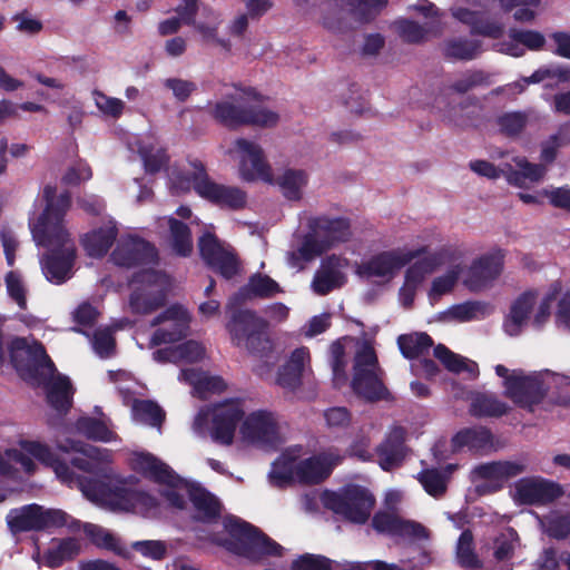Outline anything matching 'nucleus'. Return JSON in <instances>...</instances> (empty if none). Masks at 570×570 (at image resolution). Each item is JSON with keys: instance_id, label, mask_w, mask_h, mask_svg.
Returning <instances> with one entry per match:
<instances>
[{"instance_id": "nucleus-3", "label": "nucleus", "mask_w": 570, "mask_h": 570, "mask_svg": "<svg viewBox=\"0 0 570 570\" xmlns=\"http://www.w3.org/2000/svg\"><path fill=\"white\" fill-rule=\"evenodd\" d=\"M224 527L229 539L223 546L229 552L253 562H262L268 557H282L284 548L259 528L237 517H227Z\"/></svg>"}, {"instance_id": "nucleus-58", "label": "nucleus", "mask_w": 570, "mask_h": 570, "mask_svg": "<svg viewBox=\"0 0 570 570\" xmlns=\"http://www.w3.org/2000/svg\"><path fill=\"white\" fill-rule=\"evenodd\" d=\"M333 561L322 554L304 553L292 562V570H332Z\"/></svg>"}, {"instance_id": "nucleus-64", "label": "nucleus", "mask_w": 570, "mask_h": 570, "mask_svg": "<svg viewBox=\"0 0 570 570\" xmlns=\"http://www.w3.org/2000/svg\"><path fill=\"white\" fill-rule=\"evenodd\" d=\"M547 533L550 538L563 540L570 535V515L558 514L548 519Z\"/></svg>"}, {"instance_id": "nucleus-5", "label": "nucleus", "mask_w": 570, "mask_h": 570, "mask_svg": "<svg viewBox=\"0 0 570 570\" xmlns=\"http://www.w3.org/2000/svg\"><path fill=\"white\" fill-rule=\"evenodd\" d=\"M6 521L12 534L42 532L75 523V520L63 510L45 508L38 503L11 509Z\"/></svg>"}, {"instance_id": "nucleus-6", "label": "nucleus", "mask_w": 570, "mask_h": 570, "mask_svg": "<svg viewBox=\"0 0 570 570\" xmlns=\"http://www.w3.org/2000/svg\"><path fill=\"white\" fill-rule=\"evenodd\" d=\"M323 504L351 523L364 524L371 517L375 498L362 485L347 484L338 491H325Z\"/></svg>"}, {"instance_id": "nucleus-26", "label": "nucleus", "mask_w": 570, "mask_h": 570, "mask_svg": "<svg viewBox=\"0 0 570 570\" xmlns=\"http://www.w3.org/2000/svg\"><path fill=\"white\" fill-rule=\"evenodd\" d=\"M187 492L194 508L191 514L194 521L205 524H214L219 521L223 505L213 493L198 483L188 484Z\"/></svg>"}, {"instance_id": "nucleus-42", "label": "nucleus", "mask_w": 570, "mask_h": 570, "mask_svg": "<svg viewBox=\"0 0 570 570\" xmlns=\"http://www.w3.org/2000/svg\"><path fill=\"white\" fill-rule=\"evenodd\" d=\"M80 551L79 543L73 538L61 539L56 547L49 548L43 553L45 564L49 568H58L66 561L75 559Z\"/></svg>"}, {"instance_id": "nucleus-23", "label": "nucleus", "mask_w": 570, "mask_h": 570, "mask_svg": "<svg viewBox=\"0 0 570 570\" xmlns=\"http://www.w3.org/2000/svg\"><path fill=\"white\" fill-rule=\"evenodd\" d=\"M384 371L353 373L351 387L356 396L368 403L392 401L393 395L384 384Z\"/></svg>"}, {"instance_id": "nucleus-13", "label": "nucleus", "mask_w": 570, "mask_h": 570, "mask_svg": "<svg viewBox=\"0 0 570 570\" xmlns=\"http://www.w3.org/2000/svg\"><path fill=\"white\" fill-rule=\"evenodd\" d=\"M505 250L494 247L473 259L465 271V288L481 292L491 288L504 269Z\"/></svg>"}, {"instance_id": "nucleus-37", "label": "nucleus", "mask_w": 570, "mask_h": 570, "mask_svg": "<svg viewBox=\"0 0 570 570\" xmlns=\"http://www.w3.org/2000/svg\"><path fill=\"white\" fill-rule=\"evenodd\" d=\"M72 385L67 376H57L47 386V402L59 414H67L72 405Z\"/></svg>"}, {"instance_id": "nucleus-39", "label": "nucleus", "mask_w": 570, "mask_h": 570, "mask_svg": "<svg viewBox=\"0 0 570 570\" xmlns=\"http://www.w3.org/2000/svg\"><path fill=\"white\" fill-rule=\"evenodd\" d=\"M433 344V338L425 332L402 334L397 337L400 352L407 360H414L429 353Z\"/></svg>"}, {"instance_id": "nucleus-30", "label": "nucleus", "mask_w": 570, "mask_h": 570, "mask_svg": "<svg viewBox=\"0 0 570 570\" xmlns=\"http://www.w3.org/2000/svg\"><path fill=\"white\" fill-rule=\"evenodd\" d=\"M117 236L118 228L110 224L86 233L81 237L80 244L89 257L102 258L114 245Z\"/></svg>"}, {"instance_id": "nucleus-7", "label": "nucleus", "mask_w": 570, "mask_h": 570, "mask_svg": "<svg viewBox=\"0 0 570 570\" xmlns=\"http://www.w3.org/2000/svg\"><path fill=\"white\" fill-rule=\"evenodd\" d=\"M35 237L38 243L49 252L41 258V268L48 282L61 285L71 276V271L76 262L77 250L75 243L66 229V237L59 240H52L43 232H36Z\"/></svg>"}, {"instance_id": "nucleus-15", "label": "nucleus", "mask_w": 570, "mask_h": 570, "mask_svg": "<svg viewBox=\"0 0 570 570\" xmlns=\"http://www.w3.org/2000/svg\"><path fill=\"white\" fill-rule=\"evenodd\" d=\"M43 198L46 208L38 219L36 232H43L57 242L66 237L63 218L70 207L71 197L68 193H63L56 198V187L47 185L43 188Z\"/></svg>"}, {"instance_id": "nucleus-18", "label": "nucleus", "mask_w": 570, "mask_h": 570, "mask_svg": "<svg viewBox=\"0 0 570 570\" xmlns=\"http://www.w3.org/2000/svg\"><path fill=\"white\" fill-rule=\"evenodd\" d=\"M244 417L242 403L228 401L214 409L212 417V439L223 445H230L234 442L235 431Z\"/></svg>"}, {"instance_id": "nucleus-48", "label": "nucleus", "mask_w": 570, "mask_h": 570, "mask_svg": "<svg viewBox=\"0 0 570 570\" xmlns=\"http://www.w3.org/2000/svg\"><path fill=\"white\" fill-rule=\"evenodd\" d=\"M325 243L326 242H323L315 232L309 229L308 233L303 237L297 253H291V258L292 261L301 258L304 262H311L330 249Z\"/></svg>"}, {"instance_id": "nucleus-9", "label": "nucleus", "mask_w": 570, "mask_h": 570, "mask_svg": "<svg viewBox=\"0 0 570 570\" xmlns=\"http://www.w3.org/2000/svg\"><path fill=\"white\" fill-rule=\"evenodd\" d=\"M198 9V0H180L174 10L185 24L194 27L205 45L219 48L224 53H229L232 51V42L219 37L218 33L222 24L220 14L208 7H204L200 20H196Z\"/></svg>"}, {"instance_id": "nucleus-12", "label": "nucleus", "mask_w": 570, "mask_h": 570, "mask_svg": "<svg viewBox=\"0 0 570 570\" xmlns=\"http://www.w3.org/2000/svg\"><path fill=\"white\" fill-rule=\"evenodd\" d=\"M425 253L426 247L411 250L402 248L383 250L357 264L355 273L365 279L377 277L391 281L404 266Z\"/></svg>"}, {"instance_id": "nucleus-8", "label": "nucleus", "mask_w": 570, "mask_h": 570, "mask_svg": "<svg viewBox=\"0 0 570 570\" xmlns=\"http://www.w3.org/2000/svg\"><path fill=\"white\" fill-rule=\"evenodd\" d=\"M194 173L191 181L194 190L210 204L233 212L242 210L247 205V193L238 186L214 181L207 174L205 165L195 159L190 161Z\"/></svg>"}, {"instance_id": "nucleus-54", "label": "nucleus", "mask_w": 570, "mask_h": 570, "mask_svg": "<svg viewBox=\"0 0 570 570\" xmlns=\"http://www.w3.org/2000/svg\"><path fill=\"white\" fill-rule=\"evenodd\" d=\"M404 521L394 513L377 511L372 518V527L379 533L400 537Z\"/></svg>"}, {"instance_id": "nucleus-14", "label": "nucleus", "mask_w": 570, "mask_h": 570, "mask_svg": "<svg viewBox=\"0 0 570 570\" xmlns=\"http://www.w3.org/2000/svg\"><path fill=\"white\" fill-rule=\"evenodd\" d=\"M198 249L205 264L225 279H232L239 273L236 253L226 248L214 233L206 232L199 237Z\"/></svg>"}, {"instance_id": "nucleus-60", "label": "nucleus", "mask_w": 570, "mask_h": 570, "mask_svg": "<svg viewBox=\"0 0 570 570\" xmlns=\"http://www.w3.org/2000/svg\"><path fill=\"white\" fill-rule=\"evenodd\" d=\"M433 355L449 372L459 374L463 371V356L453 353L444 344L434 346Z\"/></svg>"}, {"instance_id": "nucleus-52", "label": "nucleus", "mask_w": 570, "mask_h": 570, "mask_svg": "<svg viewBox=\"0 0 570 570\" xmlns=\"http://www.w3.org/2000/svg\"><path fill=\"white\" fill-rule=\"evenodd\" d=\"M155 145H139V154L141 156L145 171L156 174L168 165L169 157L165 148H154Z\"/></svg>"}, {"instance_id": "nucleus-10", "label": "nucleus", "mask_w": 570, "mask_h": 570, "mask_svg": "<svg viewBox=\"0 0 570 570\" xmlns=\"http://www.w3.org/2000/svg\"><path fill=\"white\" fill-rule=\"evenodd\" d=\"M8 352L10 363L24 379H38L40 370H47L49 374L56 372L55 363L38 341L29 344L26 337L17 336L9 343Z\"/></svg>"}, {"instance_id": "nucleus-59", "label": "nucleus", "mask_w": 570, "mask_h": 570, "mask_svg": "<svg viewBox=\"0 0 570 570\" xmlns=\"http://www.w3.org/2000/svg\"><path fill=\"white\" fill-rule=\"evenodd\" d=\"M265 326L266 324L263 322L244 338L243 345L249 353L264 355L271 348V341L265 334Z\"/></svg>"}, {"instance_id": "nucleus-55", "label": "nucleus", "mask_w": 570, "mask_h": 570, "mask_svg": "<svg viewBox=\"0 0 570 570\" xmlns=\"http://www.w3.org/2000/svg\"><path fill=\"white\" fill-rule=\"evenodd\" d=\"M128 548L130 549L131 554L132 552H137L144 558L153 561H161L167 556V546L160 540L135 541Z\"/></svg>"}, {"instance_id": "nucleus-1", "label": "nucleus", "mask_w": 570, "mask_h": 570, "mask_svg": "<svg viewBox=\"0 0 570 570\" xmlns=\"http://www.w3.org/2000/svg\"><path fill=\"white\" fill-rule=\"evenodd\" d=\"M263 101L264 97L254 88L236 87L233 94L215 104L213 116L228 127L243 125L274 127L279 121V114Z\"/></svg>"}, {"instance_id": "nucleus-49", "label": "nucleus", "mask_w": 570, "mask_h": 570, "mask_svg": "<svg viewBox=\"0 0 570 570\" xmlns=\"http://www.w3.org/2000/svg\"><path fill=\"white\" fill-rule=\"evenodd\" d=\"M132 413L135 419L151 426H159L165 420L164 410L151 400H135Z\"/></svg>"}, {"instance_id": "nucleus-31", "label": "nucleus", "mask_w": 570, "mask_h": 570, "mask_svg": "<svg viewBox=\"0 0 570 570\" xmlns=\"http://www.w3.org/2000/svg\"><path fill=\"white\" fill-rule=\"evenodd\" d=\"M264 321L255 312L243 308H230L226 330L236 346H242L244 338Z\"/></svg>"}, {"instance_id": "nucleus-51", "label": "nucleus", "mask_w": 570, "mask_h": 570, "mask_svg": "<svg viewBox=\"0 0 570 570\" xmlns=\"http://www.w3.org/2000/svg\"><path fill=\"white\" fill-rule=\"evenodd\" d=\"M465 448L475 453H489L493 450V435L488 428L465 429Z\"/></svg>"}, {"instance_id": "nucleus-21", "label": "nucleus", "mask_w": 570, "mask_h": 570, "mask_svg": "<svg viewBox=\"0 0 570 570\" xmlns=\"http://www.w3.org/2000/svg\"><path fill=\"white\" fill-rule=\"evenodd\" d=\"M240 155L239 175L245 181L262 180L274 183L272 167L267 161L261 145H237Z\"/></svg>"}, {"instance_id": "nucleus-43", "label": "nucleus", "mask_w": 570, "mask_h": 570, "mask_svg": "<svg viewBox=\"0 0 570 570\" xmlns=\"http://www.w3.org/2000/svg\"><path fill=\"white\" fill-rule=\"evenodd\" d=\"M168 225L173 250L178 256L188 257L193 252L191 230L189 226L174 217L169 218Z\"/></svg>"}, {"instance_id": "nucleus-22", "label": "nucleus", "mask_w": 570, "mask_h": 570, "mask_svg": "<svg viewBox=\"0 0 570 570\" xmlns=\"http://www.w3.org/2000/svg\"><path fill=\"white\" fill-rule=\"evenodd\" d=\"M515 493L523 504H547L559 499L563 491L556 482L523 478L515 483Z\"/></svg>"}, {"instance_id": "nucleus-40", "label": "nucleus", "mask_w": 570, "mask_h": 570, "mask_svg": "<svg viewBox=\"0 0 570 570\" xmlns=\"http://www.w3.org/2000/svg\"><path fill=\"white\" fill-rule=\"evenodd\" d=\"M444 263L441 253L429 254L410 265L404 274V282L420 286L425 277L436 271Z\"/></svg>"}, {"instance_id": "nucleus-29", "label": "nucleus", "mask_w": 570, "mask_h": 570, "mask_svg": "<svg viewBox=\"0 0 570 570\" xmlns=\"http://www.w3.org/2000/svg\"><path fill=\"white\" fill-rule=\"evenodd\" d=\"M515 167L504 163L503 170L507 181L515 187L523 188L528 183H538L546 175V167L541 164L530 163L525 157H515Z\"/></svg>"}, {"instance_id": "nucleus-16", "label": "nucleus", "mask_w": 570, "mask_h": 570, "mask_svg": "<svg viewBox=\"0 0 570 570\" xmlns=\"http://www.w3.org/2000/svg\"><path fill=\"white\" fill-rule=\"evenodd\" d=\"M110 257L115 265L126 268L154 265L159 258L156 246L136 235L121 237Z\"/></svg>"}, {"instance_id": "nucleus-27", "label": "nucleus", "mask_w": 570, "mask_h": 570, "mask_svg": "<svg viewBox=\"0 0 570 570\" xmlns=\"http://www.w3.org/2000/svg\"><path fill=\"white\" fill-rule=\"evenodd\" d=\"M132 470L144 478L159 484L176 487L180 478L164 462L151 453H137L131 462Z\"/></svg>"}, {"instance_id": "nucleus-41", "label": "nucleus", "mask_w": 570, "mask_h": 570, "mask_svg": "<svg viewBox=\"0 0 570 570\" xmlns=\"http://www.w3.org/2000/svg\"><path fill=\"white\" fill-rule=\"evenodd\" d=\"M509 406L493 394L479 393L472 400L470 413L476 417H500L507 414Z\"/></svg>"}, {"instance_id": "nucleus-47", "label": "nucleus", "mask_w": 570, "mask_h": 570, "mask_svg": "<svg viewBox=\"0 0 570 570\" xmlns=\"http://www.w3.org/2000/svg\"><path fill=\"white\" fill-rule=\"evenodd\" d=\"M307 183V177L302 169H287L278 179L283 195L288 200H299L302 197V187Z\"/></svg>"}, {"instance_id": "nucleus-35", "label": "nucleus", "mask_w": 570, "mask_h": 570, "mask_svg": "<svg viewBox=\"0 0 570 570\" xmlns=\"http://www.w3.org/2000/svg\"><path fill=\"white\" fill-rule=\"evenodd\" d=\"M535 304V294L531 291L519 295L510 307V314L504 323L509 335H518L521 326L527 322Z\"/></svg>"}, {"instance_id": "nucleus-32", "label": "nucleus", "mask_w": 570, "mask_h": 570, "mask_svg": "<svg viewBox=\"0 0 570 570\" xmlns=\"http://www.w3.org/2000/svg\"><path fill=\"white\" fill-rule=\"evenodd\" d=\"M524 471L525 465L522 463L511 461H493L475 466L472 472V479H487L494 483H502V487H504L507 481L520 475Z\"/></svg>"}, {"instance_id": "nucleus-53", "label": "nucleus", "mask_w": 570, "mask_h": 570, "mask_svg": "<svg viewBox=\"0 0 570 570\" xmlns=\"http://www.w3.org/2000/svg\"><path fill=\"white\" fill-rule=\"evenodd\" d=\"M465 24L470 26V32L473 36H484L497 39L503 33V27L500 23L484 18H475L473 13L466 10Z\"/></svg>"}, {"instance_id": "nucleus-11", "label": "nucleus", "mask_w": 570, "mask_h": 570, "mask_svg": "<svg viewBox=\"0 0 570 570\" xmlns=\"http://www.w3.org/2000/svg\"><path fill=\"white\" fill-rule=\"evenodd\" d=\"M20 445L23 451H27L41 464L51 468L58 479H60L62 482L72 483L73 481H78L81 489V482L88 480L89 478H79L73 472L72 468L83 472H92L95 466L92 462L83 456L75 455L70 458H61L55 453L47 444H43L39 441H22Z\"/></svg>"}, {"instance_id": "nucleus-46", "label": "nucleus", "mask_w": 570, "mask_h": 570, "mask_svg": "<svg viewBox=\"0 0 570 570\" xmlns=\"http://www.w3.org/2000/svg\"><path fill=\"white\" fill-rule=\"evenodd\" d=\"M91 98L99 111V115L105 119L118 120L126 110L125 101L119 98L108 96L101 90H92Z\"/></svg>"}, {"instance_id": "nucleus-4", "label": "nucleus", "mask_w": 570, "mask_h": 570, "mask_svg": "<svg viewBox=\"0 0 570 570\" xmlns=\"http://www.w3.org/2000/svg\"><path fill=\"white\" fill-rule=\"evenodd\" d=\"M130 283L135 285L129 296V306L134 314H150L165 305L170 286L169 276L165 272L140 269L132 274Z\"/></svg>"}, {"instance_id": "nucleus-33", "label": "nucleus", "mask_w": 570, "mask_h": 570, "mask_svg": "<svg viewBox=\"0 0 570 570\" xmlns=\"http://www.w3.org/2000/svg\"><path fill=\"white\" fill-rule=\"evenodd\" d=\"M295 476L304 484H320L332 473V465L327 459L322 455H312L301 460L294 466Z\"/></svg>"}, {"instance_id": "nucleus-34", "label": "nucleus", "mask_w": 570, "mask_h": 570, "mask_svg": "<svg viewBox=\"0 0 570 570\" xmlns=\"http://www.w3.org/2000/svg\"><path fill=\"white\" fill-rule=\"evenodd\" d=\"M309 360V351L302 346L295 348L287 362L278 370L277 383L282 387L295 390L302 383L305 362Z\"/></svg>"}, {"instance_id": "nucleus-17", "label": "nucleus", "mask_w": 570, "mask_h": 570, "mask_svg": "<svg viewBox=\"0 0 570 570\" xmlns=\"http://www.w3.org/2000/svg\"><path fill=\"white\" fill-rule=\"evenodd\" d=\"M505 396L520 407L530 409L540 404L547 394L543 381L538 376L512 372L508 382H503Z\"/></svg>"}, {"instance_id": "nucleus-56", "label": "nucleus", "mask_w": 570, "mask_h": 570, "mask_svg": "<svg viewBox=\"0 0 570 570\" xmlns=\"http://www.w3.org/2000/svg\"><path fill=\"white\" fill-rule=\"evenodd\" d=\"M529 121V114L525 111L507 112L499 118L501 130L508 137H514L520 134Z\"/></svg>"}, {"instance_id": "nucleus-61", "label": "nucleus", "mask_w": 570, "mask_h": 570, "mask_svg": "<svg viewBox=\"0 0 570 570\" xmlns=\"http://www.w3.org/2000/svg\"><path fill=\"white\" fill-rule=\"evenodd\" d=\"M8 295L21 309L27 308L26 287L16 272H9L4 278Z\"/></svg>"}, {"instance_id": "nucleus-28", "label": "nucleus", "mask_w": 570, "mask_h": 570, "mask_svg": "<svg viewBox=\"0 0 570 570\" xmlns=\"http://www.w3.org/2000/svg\"><path fill=\"white\" fill-rule=\"evenodd\" d=\"M397 37L405 43L420 45L426 42L431 37H439L442 33L441 24L438 21H428L424 24L400 18L392 23Z\"/></svg>"}, {"instance_id": "nucleus-38", "label": "nucleus", "mask_w": 570, "mask_h": 570, "mask_svg": "<svg viewBox=\"0 0 570 570\" xmlns=\"http://www.w3.org/2000/svg\"><path fill=\"white\" fill-rule=\"evenodd\" d=\"M456 468L458 465L448 464L444 472H441L435 468L423 469L417 473L416 480L429 495L440 499L446 492L449 474H451Z\"/></svg>"}, {"instance_id": "nucleus-20", "label": "nucleus", "mask_w": 570, "mask_h": 570, "mask_svg": "<svg viewBox=\"0 0 570 570\" xmlns=\"http://www.w3.org/2000/svg\"><path fill=\"white\" fill-rule=\"evenodd\" d=\"M165 321H171L167 327L157 328L151 338V346H159L167 343H176L187 336L189 328L186 311L178 305H173L157 315L151 321V326H157Z\"/></svg>"}, {"instance_id": "nucleus-62", "label": "nucleus", "mask_w": 570, "mask_h": 570, "mask_svg": "<svg viewBox=\"0 0 570 570\" xmlns=\"http://www.w3.org/2000/svg\"><path fill=\"white\" fill-rule=\"evenodd\" d=\"M509 37L515 42L528 47L530 50H539L546 43L543 35L533 30H518L512 28L509 30Z\"/></svg>"}, {"instance_id": "nucleus-36", "label": "nucleus", "mask_w": 570, "mask_h": 570, "mask_svg": "<svg viewBox=\"0 0 570 570\" xmlns=\"http://www.w3.org/2000/svg\"><path fill=\"white\" fill-rule=\"evenodd\" d=\"M85 531L96 547L111 551L124 559H131L130 549L112 532L91 523L86 524Z\"/></svg>"}, {"instance_id": "nucleus-44", "label": "nucleus", "mask_w": 570, "mask_h": 570, "mask_svg": "<svg viewBox=\"0 0 570 570\" xmlns=\"http://www.w3.org/2000/svg\"><path fill=\"white\" fill-rule=\"evenodd\" d=\"M344 274L333 266L323 265L320 271L315 273L312 287L318 295H327L333 289L343 285Z\"/></svg>"}, {"instance_id": "nucleus-50", "label": "nucleus", "mask_w": 570, "mask_h": 570, "mask_svg": "<svg viewBox=\"0 0 570 570\" xmlns=\"http://www.w3.org/2000/svg\"><path fill=\"white\" fill-rule=\"evenodd\" d=\"M76 428L81 434L94 441L108 442L112 436V432L105 422L90 416L79 417L76 421Z\"/></svg>"}, {"instance_id": "nucleus-63", "label": "nucleus", "mask_w": 570, "mask_h": 570, "mask_svg": "<svg viewBox=\"0 0 570 570\" xmlns=\"http://www.w3.org/2000/svg\"><path fill=\"white\" fill-rule=\"evenodd\" d=\"M175 351L178 362L185 361L188 363H196L205 355V348L203 345L194 340L186 341L175 346Z\"/></svg>"}, {"instance_id": "nucleus-25", "label": "nucleus", "mask_w": 570, "mask_h": 570, "mask_svg": "<svg viewBox=\"0 0 570 570\" xmlns=\"http://www.w3.org/2000/svg\"><path fill=\"white\" fill-rule=\"evenodd\" d=\"M308 229L315 232L331 249L340 243H346L352 237V224L347 217H330L326 215L308 219Z\"/></svg>"}, {"instance_id": "nucleus-19", "label": "nucleus", "mask_w": 570, "mask_h": 570, "mask_svg": "<svg viewBox=\"0 0 570 570\" xmlns=\"http://www.w3.org/2000/svg\"><path fill=\"white\" fill-rule=\"evenodd\" d=\"M244 440L259 445H275L278 441V425L273 414L265 410L248 414L242 425Z\"/></svg>"}, {"instance_id": "nucleus-2", "label": "nucleus", "mask_w": 570, "mask_h": 570, "mask_svg": "<svg viewBox=\"0 0 570 570\" xmlns=\"http://www.w3.org/2000/svg\"><path fill=\"white\" fill-rule=\"evenodd\" d=\"M82 493L111 511L135 512L154 517L159 511V501L148 492L127 488L122 480L88 479L81 482Z\"/></svg>"}, {"instance_id": "nucleus-24", "label": "nucleus", "mask_w": 570, "mask_h": 570, "mask_svg": "<svg viewBox=\"0 0 570 570\" xmlns=\"http://www.w3.org/2000/svg\"><path fill=\"white\" fill-rule=\"evenodd\" d=\"M406 431L402 426H394L377 445V463L380 468L390 472L401 466L406 458L407 446L405 444Z\"/></svg>"}, {"instance_id": "nucleus-57", "label": "nucleus", "mask_w": 570, "mask_h": 570, "mask_svg": "<svg viewBox=\"0 0 570 570\" xmlns=\"http://www.w3.org/2000/svg\"><path fill=\"white\" fill-rule=\"evenodd\" d=\"M383 370L379 364V358L373 346L365 344L358 350L354 357L353 373H361L362 371H379Z\"/></svg>"}, {"instance_id": "nucleus-45", "label": "nucleus", "mask_w": 570, "mask_h": 570, "mask_svg": "<svg viewBox=\"0 0 570 570\" xmlns=\"http://www.w3.org/2000/svg\"><path fill=\"white\" fill-rule=\"evenodd\" d=\"M281 291L278 283L268 275L255 274L249 278L248 285L239 289L237 297L245 299L247 292H250L256 297L268 298Z\"/></svg>"}]
</instances>
